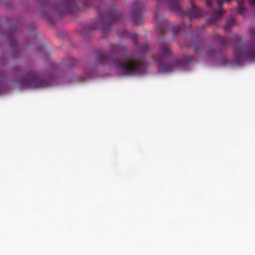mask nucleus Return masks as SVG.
Wrapping results in <instances>:
<instances>
[{"label":"nucleus","instance_id":"obj_25","mask_svg":"<svg viewBox=\"0 0 255 255\" xmlns=\"http://www.w3.org/2000/svg\"><path fill=\"white\" fill-rule=\"evenodd\" d=\"M252 3L255 4V0H252Z\"/></svg>","mask_w":255,"mask_h":255},{"label":"nucleus","instance_id":"obj_9","mask_svg":"<svg viewBox=\"0 0 255 255\" xmlns=\"http://www.w3.org/2000/svg\"><path fill=\"white\" fill-rule=\"evenodd\" d=\"M154 18L157 23V30L162 35L165 31L169 22L165 18H161L157 14L155 15Z\"/></svg>","mask_w":255,"mask_h":255},{"label":"nucleus","instance_id":"obj_11","mask_svg":"<svg viewBox=\"0 0 255 255\" xmlns=\"http://www.w3.org/2000/svg\"><path fill=\"white\" fill-rule=\"evenodd\" d=\"M111 13L109 15V19L111 22H116L120 21L122 18V15L120 11L114 7L111 8Z\"/></svg>","mask_w":255,"mask_h":255},{"label":"nucleus","instance_id":"obj_4","mask_svg":"<svg viewBox=\"0 0 255 255\" xmlns=\"http://www.w3.org/2000/svg\"><path fill=\"white\" fill-rule=\"evenodd\" d=\"M235 62L239 65L245 60H255V42L251 43L246 50H244L240 43L234 48Z\"/></svg>","mask_w":255,"mask_h":255},{"label":"nucleus","instance_id":"obj_17","mask_svg":"<svg viewBox=\"0 0 255 255\" xmlns=\"http://www.w3.org/2000/svg\"><path fill=\"white\" fill-rule=\"evenodd\" d=\"M68 62H67V65L71 66L74 65L76 63V60L72 57H69L68 58Z\"/></svg>","mask_w":255,"mask_h":255},{"label":"nucleus","instance_id":"obj_7","mask_svg":"<svg viewBox=\"0 0 255 255\" xmlns=\"http://www.w3.org/2000/svg\"><path fill=\"white\" fill-rule=\"evenodd\" d=\"M61 9L63 11L69 13H73L78 10L75 0H63Z\"/></svg>","mask_w":255,"mask_h":255},{"label":"nucleus","instance_id":"obj_18","mask_svg":"<svg viewBox=\"0 0 255 255\" xmlns=\"http://www.w3.org/2000/svg\"><path fill=\"white\" fill-rule=\"evenodd\" d=\"M129 36L133 40V42L135 45L136 44L135 39L137 38V34L135 33H131L129 34Z\"/></svg>","mask_w":255,"mask_h":255},{"label":"nucleus","instance_id":"obj_26","mask_svg":"<svg viewBox=\"0 0 255 255\" xmlns=\"http://www.w3.org/2000/svg\"><path fill=\"white\" fill-rule=\"evenodd\" d=\"M47 4V2H46V1H45V4Z\"/></svg>","mask_w":255,"mask_h":255},{"label":"nucleus","instance_id":"obj_14","mask_svg":"<svg viewBox=\"0 0 255 255\" xmlns=\"http://www.w3.org/2000/svg\"><path fill=\"white\" fill-rule=\"evenodd\" d=\"M235 20L233 16H230L227 19L226 24L224 26L225 30H229L232 26L235 24Z\"/></svg>","mask_w":255,"mask_h":255},{"label":"nucleus","instance_id":"obj_8","mask_svg":"<svg viewBox=\"0 0 255 255\" xmlns=\"http://www.w3.org/2000/svg\"><path fill=\"white\" fill-rule=\"evenodd\" d=\"M156 1L158 2L164 1H167L170 10L176 13L185 14L180 6V0H156Z\"/></svg>","mask_w":255,"mask_h":255},{"label":"nucleus","instance_id":"obj_2","mask_svg":"<svg viewBox=\"0 0 255 255\" xmlns=\"http://www.w3.org/2000/svg\"><path fill=\"white\" fill-rule=\"evenodd\" d=\"M19 86L23 88H44L52 85L51 80H45L36 76L35 71L28 69L18 80Z\"/></svg>","mask_w":255,"mask_h":255},{"label":"nucleus","instance_id":"obj_16","mask_svg":"<svg viewBox=\"0 0 255 255\" xmlns=\"http://www.w3.org/2000/svg\"><path fill=\"white\" fill-rule=\"evenodd\" d=\"M245 10L244 4L242 2H240L238 5V11L241 14H243Z\"/></svg>","mask_w":255,"mask_h":255},{"label":"nucleus","instance_id":"obj_21","mask_svg":"<svg viewBox=\"0 0 255 255\" xmlns=\"http://www.w3.org/2000/svg\"><path fill=\"white\" fill-rule=\"evenodd\" d=\"M147 49H148V45H147V44H146L144 46V51L146 50Z\"/></svg>","mask_w":255,"mask_h":255},{"label":"nucleus","instance_id":"obj_24","mask_svg":"<svg viewBox=\"0 0 255 255\" xmlns=\"http://www.w3.org/2000/svg\"><path fill=\"white\" fill-rule=\"evenodd\" d=\"M87 74H88L90 76H91V75H92V72H87Z\"/></svg>","mask_w":255,"mask_h":255},{"label":"nucleus","instance_id":"obj_23","mask_svg":"<svg viewBox=\"0 0 255 255\" xmlns=\"http://www.w3.org/2000/svg\"><path fill=\"white\" fill-rule=\"evenodd\" d=\"M195 51L196 52H199V50L196 47H195Z\"/></svg>","mask_w":255,"mask_h":255},{"label":"nucleus","instance_id":"obj_20","mask_svg":"<svg viewBox=\"0 0 255 255\" xmlns=\"http://www.w3.org/2000/svg\"><path fill=\"white\" fill-rule=\"evenodd\" d=\"M252 34L253 37L255 38V28H253L252 29Z\"/></svg>","mask_w":255,"mask_h":255},{"label":"nucleus","instance_id":"obj_3","mask_svg":"<svg viewBox=\"0 0 255 255\" xmlns=\"http://www.w3.org/2000/svg\"><path fill=\"white\" fill-rule=\"evenodd\" d=\"M172 53L169 45L165 42L161 43L156 60L158 63V70L161 72H168L173 70L174 66L182 65L184 61L176 59L173 62V64L164 62L166 57L171 56Z\"/></svg>","mask_w":255,"mask_h":255},{"label":"nucleus","instance_id":"obj_1","mask_svg":"<svg viewBox=\"0 0 255 255\" xmlns=\"http://www.w3.org/2000/svg\"><path fill=\"white\" fill-rule=\"evenodd\" d=\"M97 61L99 64L113 62L124 75L140 74L144 73L146 71L145 65L130 54L120 61L118 58H113L112 54L108 55L100 54L97 57Z\"/></svg>","mask_w":255,"mask_h":255},{"label":"nucleus","instance_id":"obj_12","mask_svg":"<svg viewBox=\"0 0 255 255\" xmlns=\"http://www.w3.org/2000/svg\"><path fill=\"white\" fill-rule=\"evenodd\" d=\"M98 14L100 17V20L98 21H96L95 23L96 26L93 27V29H96L97 28H100L103 29L105 31L107 32L109 30V27L107 28L105 26V23L102 19V16H104L105 14L102 13L100 10H98Z\"/></svg>","mask_w":255,"mask_h":255},{"label":"nucleus","instance_id":"obj_10","mask_svg":"<svg viewBox=\"0 0 255 255\" xmlns=\"http://www.w3.org/2000/svg\"><path fill=\"white\" fill-rule=\"evenodd\" d=\"M201 9L192 5L190 9L188 10L186 14L188 16L189 20H192L193 18H198L202 14Z\"/></svg>","mask_w":255,"mask_h":255},{"label":"nucleus","instance_id":"obj_6","mask_svg":"<svg viewBox=\"0 0 255 255\" xmlns=\"http://www.w3.org/2000/svg\"><path fill=\"white\" fill-rule=\"evenodd\" d=\"M142 4L139 1L135 2V8L132 11V16L134 22L137 24L141 23L142 17Z\"/></svg>","mask_w":255,"mask_h":255},{"label":"nucleus","instance_id":"obj_22","mask_svg":"<svg viewBox=\"0 0 255 255\" xmlns=\"http://www.w3.org/2000/svg\"><path fill=\"white\" fill-rule=\"evenodd\" d=\"M8 37L10 39L15 40V38L12 36H11L10 35H8Z\"/></svg>","mask_w":255,"mask_h":255},{"label":"nucleus","instance_id":"obj_5","mask_svg":"<svg viewBox=\"0 0 255 255\" xmlns=\"http://www.w3.org/2000/svg\"><path fill=\"white\" fill-rule=\"evenodd\" d=\"M214 2L218 5V8H213L212 15L208 19L209 23H213L217 19H219L225 12V10L221 8L223 4L222 0H206V5L208 7H211Z\"/></svg>","mask_w":255,"mask_h":255},{"label":"nucleus","instance_id":"obj_19","mask_svg":"<svg viewBox=\"0 0 255 255\" xmlns=\"http://www.w3.org/2000/svg\"><path fill=\"white\" fill-rule=\"evenodd\" d=\"M82 3H83L84 5L86 7H89L90 5L88 4V2L86 1H84V0H82Z\"/></svg>","mask_w":255,"mask_h":255},{"label":"nucleus","instance_id":"obj_13","mask_svg":"<svg viewBox=\"0 0 255 255\" xmlns=\"http://www.w3.org/2000/svg\"><path fill=\"white\" fill-rule=\"evenodd\" d=\"M214 40L219 43V44L224 47H226L228 44V41L224 37L218 34H215L213 36Z\"/></svg>","mask_w":255,"mask_h":255},{"label":"nucleus","instance_id":"obj_15","mask_svg":"<svg viewBox=\"0 0 255 255\" xmlns=\"http://www.w3.org/2000/svg\"><path fill=\"white\" fill-rule=\"evenodd\" d=\"M183 28H184V26L182 24V25H177L173 28V30L174 32V33L176 35V34H178L179 33V32L182 29H183Z\"/></svg>","mask_w":255,"mask_h":255}]
</instances>
